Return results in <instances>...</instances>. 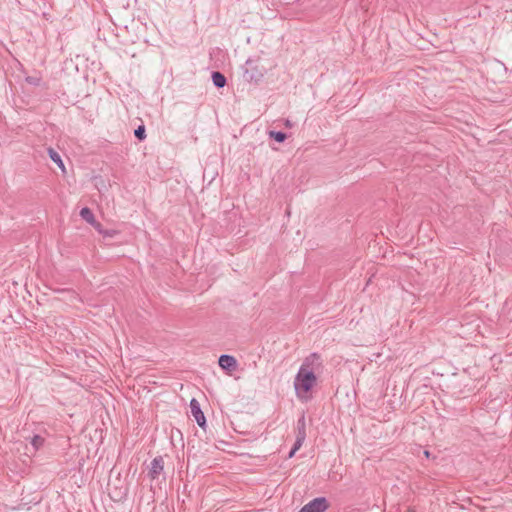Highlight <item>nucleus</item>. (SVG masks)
Returning <instances> with one entry per match:
<instances>
[{"label":"nucleus","instance_id":"nucleus-1","mask_svg":"<svg viewBox=\"0 0 512 512\" xmlns=\"http://www.w3.org/2000/svg\"><path fill=\"white\" fill-rule=\"evenodd\" d=\"M323 369L320 355L312 353L303 359L293 381L295 395L300 402L306 403L314 397Z\"/></svg>","mask_w":512,"mask_h":512},{"label":"nucleus","instance_id":"nucleus-2","mask_svg":"<svg viewBox=\"0 0 512 512\" xmlns=\"http://www.w3.org/2000/svg\"><path fill=\"white\" fill-rule=\"evenodd\" d=\"M329 507L326 498H315L307 503L299 512H324Z\"/></svg>","mask_w":512,"mask_h":512},{"label":"nucleus","instance_id":"nucleus-3","mask_svg":"<svg viewBox=\"0 0 512 512\" xmlns=\"http://www.w3.org/2000/svg\"><path fill=\"white\" fill-rule=\"evenodd\" d=\"M190 411L192 416L195 418L196 422L200 427L205 425V417L200 408L199 402L196 399H192L190 402Z\"/></svg>","mask_w":512,"mask_h":512},{"label":"nucleus","instance_id":"nucleus-4","mask_svg":"<svg viewBox=\"0 0 512 512\" xmlns=\"http://www.w3.org/2000/svg\"><path fill=\"white\" fill-rule=\"evenodd\" d=\"M164 469V461L162 457H156L152 460L150 469H149V476L151 479H157L159 475L163 472Z\"/></svg>","mask_w":512,"mask_h":512},{"label":"nucleus","instance_id":"nucleus-5","mask_svg":"<svg viewBox=\"0 0 512 512\" xmlns=\"http://www.w3.org/2000/svg\"><path fill=\"white\" fill-rule=\"evenodd\" d=\"M219 366L229 373L236 369L237 361L233 356L221 355L219 358Z\"/></svg>","mask_w":512,"mask_h":512},{"label":"nucleus","instance_id":"nucleus-6","mask_svg":"<svg viewBox=\"0 0 512 512\" xmlns=\"http://www.w3.org/2000/svg\"><path fill=\"white\" fill-rule=\"evenodd\" d=\"M80 216L89 224H91L98 232H102V225L95 220L94 214L92 211L85 207L80 211Z\"/></svg>","mask_w":512,"mask_h":512},{"label":"nucleus","instance_id":"nucleus-7","mask_svg":"<svg viewBox=\"0 0 512 512\" xmlns=\"http://www.w3.org/2000/svg\"><path fill=\"white\" fill-rule=\"evenodd\" d=\"M298 427H299V432L297 434V438H296L295 444L293 446L294 451H298L305 440V418L304 417H302L298 421Z\"/></svg>","mask_w":512,"mask_h":512},{"label":"nucleus","instance_id":"nucleus-8","mask_svg":"<svg viewBox=\"0 0 512 512\" xmlns=\"http://www.w3.org/2000/svg\"><path fill=\"white\" fill-rule=\"evenodd\" d=\"M212 80L216 87H224L226 84V78L220 72H214L212 74Z\"/></svg>","mask_w":512,"mask_h":512},{"label":"nucleus","instance_id":"nucleus-9","mask_svg":"<svg viewBox=\"0 0 512 512\" xmlns=\"http://www.w3.org/2000/svg\"><path fill=\"white\" fill-rule=\"evenodd\" d=\"M48 153L52 161L55 162L62 169V171H65V167L60 155L53 149H49Z\"/></svg>","mask_w":512,"mask_h":512},{"label":"nucleus","instance_id":"nucleus-10","mask_svg":"<svg viewBox=\"0 0 512 512\" xmlns=\"http://www.w3.org/2000/svg\"><path fill=\"white\" fill-rule=\"evenodd\" d=\"M270 136L274 138L277 142H283L286 139V134L283 132H270Z\"/></svg>","mask_w":512,"mask_h":512},{"label":"nucleus","instance_id":"nucleus-11","mask_svg":"<svg viewBox=\"0 0 512 512\" xmlns=\"http://www.w3.org/2000/svg\"><path fill=\"white\" fill-rule=\"evenodd\" d=\"M135 136L138 138V139H144L145 137V129L143 126H140L138 127L136 130H135Z\"/></svg>","mask_w":512,"mask_h":512},{"label":"nucleus","instance_id":"nucleus-12","mask_svg":"<svg viewBox=\"0 0 512 512\" xmlns=\"http://www.w3.org/2000/svg\"><path fill=\"white\" fill-rule=\"evenodd\" d=\"M99 233L105 237H113L116 235L115 230H104L103 228H102V232H99Z\"/></svg>","mask_w":512,"mask_h":512},{"label":"nucleus","instance_id":"nucleus-13","mask_svg":"<svg viewBox=\"0 0 512 512\" xmlns=\"http://www.w3.org/2000/svg\"><path fill=\"white\" fill-rule=\"evenodd\" d=\"M42 443V438L35 436L32 440V444L37 448Z\"/></svg>","mask_w":512,"mask_h":512},{"label":"nucleus","instance_id":"nucleus-14","mask_svg":"<svg viewBox=\"0 0 512 512\" xmlns=\"http://www.w3.org/2000/svg\"><path fill=\"white\" fill-rule=\"evenodd\" d=\"M295 453H296V451H294V448H292V450L289 453V457L292 458Z\"/></svg>","mask_w":512,"mask_h":512},{"label":"nucleus","instance_id":"nucleus-15","mask_svg":"<svg viewBox=\"0 0 512 512\" xmlns=\"http://www.w3.org/2000/svg\"><path fill=\"white\" fill-rule=\"evenodd\" d=\"M406 512H416L414 508H408Z\"/></svg>","mask_w":512,"mask_h":512}]
</instances>
